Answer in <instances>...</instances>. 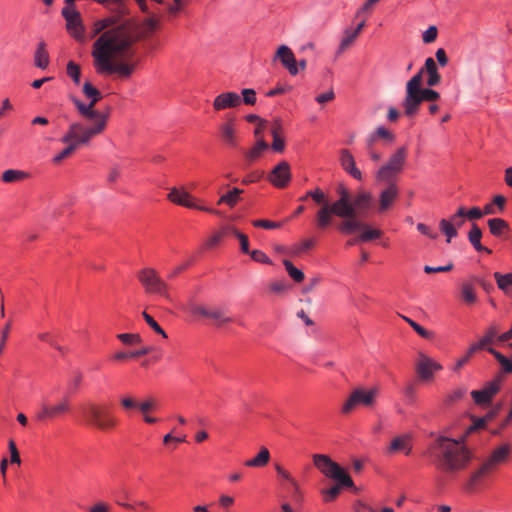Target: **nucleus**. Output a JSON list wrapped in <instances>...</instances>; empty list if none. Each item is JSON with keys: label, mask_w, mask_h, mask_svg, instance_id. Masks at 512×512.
<instances>
[{"label": "nucleus", "mask_w": 512, "mask_h": 512, "mask_svg": "<svg viewBox=\"0 0 512 512\" xmlns=\"http://www.w3.org/2000/svg\"><path fill=\"white\" fill-rule=\"evenodd\" d=\"M99 37L93 43L92 57L94 67L99 74H116L120 79L131 77L137 63L133 60L138 37L132 23H117L114 17L94 22L91 38Z\"/></svg>", "instance_id": "f257e3e1"}, {"label": "nucleus", "mask_w": 512, "mask_h": 512, "mask_svg": "<svg viewBox=\"0 0 512 512\" xmlns=\"http://www.w3.org/2000/svg\"><path fill=\"white\" fill-rule=\"evenodd\" d=\"M428 453L436 466L446 472L464 469L471 460V453L462 440L438 437L429 447Z\"/></svg>", "instance_id": "f03ea898"}, {"label": "nucleus", "mask_w": 512, "mask_h": 512, "mask_svg": "<svg viewBox=\"0 0 512 512\" xmlns=\"http://www.w3.org/2000/svg\"><path fill=\"white\" fill-rule=\"evenodd\" d=\"M423 74L424 69H420L406 83L402 107L407 117H414L424 101L435 102L440 98L437 91L423 87Z\"/></svg>", "instance_id": "7ed1b4c3"}, {"label": "nucleus", "mask_w": 512, "mask_h": 512, "mask_svg": "<svg viewBox=\"0 0 512 512\" xmlns=\"http://www.w3.org/2000/svg\"><path fill=\"white\" fill-rule=\"evenodd\" d=\"M337 192L339 199L332 203L321 207L316 213V224L320 229L328 228L333 221V216H349L352 214L355 204V195L351 197L348 189L344 185H339Z\"/></svg>", "instance_id": "20e7f679"}, {"label": "nucleus", "mask_w": 512, "mask_h": 512, "mask_svg": "<svg viewBox=\"0 0 512 512\" xmlns=\"http://www.w3.org/2000/svg\"><path fill=\"white\" fill-rule=\"evenodd\" d=\"M86 425L100 431H110L118 425V419L110 409L96 402H88L81 408Z\"/></svg>", "instance_id": "39448f33"}, {"label": "nucleus", "mask_w": 512, "mask_h": 512, "mask_svg": "<svg viewBox=\"0 0 512 512\" xmlns=\"http://www.w3.org/2000/svg\"><path fill=\"white\" fill-rule=\"evenodd\" d=\"M82 91L84 95L90 100L88 104H84L76 98H72L73 103L78 109L80 115L90 124L99 125L103 123V130H105L108 120V115L98 112L95 109L96 103L102 98L100 91L95 88L89 81L83 84Z\"/></svg>", "instance_id": "423d86ee"}, {"label": "nucleus", "mask_w": 512, "mask_h": 512, "mask_svg": "<svg viewBox=\"0 0 512 512\" xmlns=\"http://www.w3.org/2000/svg\"><path fill=\"white\" fill-rule=\"evenodd\" d=\"M373 203V197L370 192L359 191L355 194V204L352 207L353 212L349 216H338L343 221L339 225V230L343 233H354L364 228V223L359 219L365 217Z\"/></svg>", "instance_id": "0eeeda50"}, {"label": "nucleus", "mask_w": 512, "mask_h": 512, "mask_svg": "<svg viewBox=\"0 0 512 512\" xmlns=\"http://www.w3.org/2000/svg\"><path fill=\"white\" fill-rule=\"evenodd\" d=\"M103 123L99 125L74 122L70 124L67 132L61 138V142L67 144V149L72 155L80 146L87 145L90 140L103 132Z\"/></svg>", "instance_id": "6e6552de"}, {"label": "nucleus", "mask_w": 512, "mask_h": 512, "mask_svg": "<svg viewBox=\"0 0 512 512\" xmlns=\"http://www.w3.org/2000/svg\"><path fill=\"white\" fill-rule=\"evenodd\" d=\"M510 446L503 444L492 451L487 460L478 470L471 474L467 484L468 489H473L481 484L490 474H492L499 465L505 463L510 455Z\"/></svg>", "instance_id": "1a4fd4ad"}, {"label": "nucleus", "mask_w": 512, "mask_h": 512, "mask_svg": "<svg viewBox=\"0 0 512 512\" xmlns=\"http://www.w3.org/2000/svg\"><path fill=\"white\" fill-rule=\"evenodd\" d=\"M313 463L322 474L336 482H339L340 485L347 486L348 488L354 486V482L348 473L328 455L314 454Z\"/></svg>", "instance_id": "9d476101"}, {"label": "nucleus", "mask_w": 512, "mask_h": 512, "mask_svg": "<svg viewBox=\"0 0 512 512\" xmlns=\"http://www.w3.org/2000/svg\"><path fill=\"white\" fill-rule=\"evenodd\" d=\"M137 279L141 283L145 293L159 295L166 299L170 298L169 286L160 277L159 273L151 267H146L138 271Z\"/></svg>", "instance_id": "9b49d317"}, {"label": "nucleus", "mask_w": 512, "mask_h": 512, "mask_svg": "<svg viewBox=\"0 0 512 512\" xmlns=\"http://www.w3.org/2000/svg\"><path fill=\"white\" fill-rule=\"evenodd\" d=\"M407 148L399 147L382 165L376 173V179L380 182H390L396 175L403 171L407 159Z\"/></svg>", "instance_id": "f8f14e48"}, {"label": "nucleus", "mask_w": 512, "mask_h": 512, "mask_svg": "<svg viewBox=\"0 0 512 512\" xmlns=\"http://www.w3.org/2000/svg\"><path fill=\"white\" fill-rule=\"evenodd\" d=\"M189 310L192 315L198 317L199 319L211 320L217 327H221L226 323L232 322V318L227 316L225 311L217 306L191 303L189 305Z\"/></svg>", "instance_id": "ddd939ff"}, {"label": "nucleus", "mask_w": 512, "mask_h": 512, "mask_svg": "<svg viewBox=\"0 0 512 512\" xmlns=\"http://www.w3.org/2000/svg\"><path fill=\"white\" fill-rule=\"evenodd\" d=\"M377 395V388L364 389L358 387L352 391L347 401L343 404L342 412L348 414L358 406L372 407L375 404Z\"/></svg>", "instance_id": "4468645a"}, {"label": "nucleus", "mask_w": 512, "mask_h": 512, "mask_svg": "<svg viewBox=\"0 0 512 512\" xmlns=\"http://www.w3.org/2000/svg\"><path fill=\"white\" fill-rule=\"evenodd\" d=\"M61 14L66 21V29L68 33L78 42L86 41V28L83 24L81 14L76 7H63Z\"/></svg>", "instance_id": "2eb2a0df"}, {"label": "nucleus", "mask_w": 512, "mask_h": 512, "mask_svg": "<svg viewBox=\"0 0 512 512\" xmlns=\"http://www.w3.org/2000/svg\"><path fill=\"white\" fill-rule=\"evenodd\" d=\"M503 382V375L497 374L491 381L486 382L480 390L471 391V397L476 405L480 407L490 406L494 396L500 391Z\"/></svg>", "instance_id": "dca6fc26"}, {"label": "nucleus", "mask_w": 512, "mask_h": 512, "mask_svg": "<svg viewBox=\"0 0 512 512\" xmlns=\"http://www.w3.org/2000/svg\"><path fill=\"white\" fill-rule=\"evenodd\" d=\"M443 369V366L427 356L423 352L418 353L415 363V371L422 382H431L434 379V374Z\"/></svg>", "instance_id": "f3484780"}, {"label": "nucleus", "mask_w": 512, "mask_h": 512, "mask_svg": "<svg viewBox=\"0 0 512 512\" xmlns=\"http://www.w3.org/2000/svg\"><path fill=\"white\" fill-rule=\"evenodd\" d=\"M167 198L169 199V201H171L172 203L179 205V206H183L186 208H192V209H198L201 211H206V212L215 213V214L218 213L216 210H212V209L204 207V206L196 205L195 198L184 187L171 188Z\"/></svg>", "instance_id": "a211bd4d"}, {"label": "nucleus", "mask_w": 512, "mask_h": 512, "mask_svg": "<svg viewBox=\"0 0 512 512\" xmlns=\"http://www.w3.org/2000/svg\"><path fill=\"white\" fill-rule=\"evenodd\" d=\"M70 410L71 405L69 399L63 397L53 405L43 403L37 417L39 420H51L69 413Z\"/></svg>", "instance_id": "6ab92c4d"}, {"label": "nucleus", "mask_w": 512, "mask_h": 512, "mask_svg": "<svg viewBox=\"0 0 512 512\" xmlns=\"http://www.w3.org/2000/svg\"><path fill=\"white\" fill-rule=\"evenodd\" d=\"M292 178L290 165L287 161L278 163L268 175V181L276 188H285Z\"/></svg>", "instance_id": "aec40b11"}, {"label": "nucleus", "mask_w": 512, "mask_h": 512, "mask_svg": "<svg viewBox=\"0 0 512 512\" xmlns=\"http://www.w3.org/2000/svg\"><path fill=\"white\" fill-rule=\"evenodd\" d=\"M274 60H279L292 76L298 74L297 61L290 47L281 45L276 51Z\"/></svg>", "instance_id": "412c9836"}, {"label": "nucleus", "mask_w": 512, "mask_h": 512, "mask_svg": "<svg viewBox=\"0 0 512 512\" xmlns=\"http://www.w3.org/2000/svg\"><path fill=\"white\" fill-rule=\"evenodd\" d=\"M388 183V186L382 190L379 195L378 211L380 213L388 210L399 195V189L397 185L391 181Z\"/></svg>", "instance_id": "4be33fe9"}, {"label": "nucleus", "mask_w": 512, "mask_h": 512, "mask_svg": "<svg viewBox=\"0 0 512 512\" xmlns=\"http://www.w3.org/2000/svg\"><path fill=\"white\" fill-rule=\"evenodd\" d=\"M241 104V97L236 92H225L219 94L213 101V107L216 111L227 108H234Z\"/></svg>", "instance_id": "5701e85b"}, {"label": "nucleus", "mask_w": 512, "mask_h": 512, "mask_svg": "<svg viewBox=\"0 0 512 512\" xmlns=\"http://www.w3.org/2000/svg\"><path fill=\"white\" fill-rule=\"evenodd\" d=\"M340 165L348 174L357 180H362V173L356 167L355 159L353 155L347 149L340 151Z\"/></svg>", "instance_id": "b1692460"}, {"label": "nucleus", "mask_w": 512, "mask_h": 512, "mask_svg": "<svg viewBox=\"0 0 512 512\" xmlns=\"http://www.w3.org/2000/svg\"><path fill=\"white\" fill-rule=\"evenodd\" d=\"M412 450L411 436L409 434H403L395 437L389 446L388 452L393 453L397 451H404L406 455L410 454Z\"/></svg>", "instance_id": "393cba45"}, {"label": "nucleus", "mask_w": 512, "mask_h": 512, "mask_svg": "<svg viewBox=\"0 0 512 512\" xmlns=\"http://www.w3.org/2000/svg\"><path fill=\"white\" fill-rule=\"evenodd\" d=\"M424 72H427V85L429 87L437 86L441 81V75L438 72V67L433 58L429 57L425 60Z\"/></svg>", "instance_id": "a878e982"}, {"label": "nucleus", "mask_w": 512, "mask_h": 512, "mask_svg": "<svg viewBox=\"0 0 512 512\" xmlns=\"http://www.w3.org/2000/svg\"><path fill=\"white\" fill-rule=\"evenodd\" d=\"M499 329L496 325L492 324L486 331L485 335L479 340V342L473 344L472 350H481L490 348L489 345L493 344L495 338L498 339Z\"/></svg>", "instance_id": "bb28decb"}, {"label": "nucleus", "mask_w": 512, "mask_h": 512, "mask_svg": "<svg viewBox=\"0 0 512 512\" xmlns=\"http://www.w3.org/2000/svg\"><path fill=\"white\" fill-rule=\"evenodd\" d=\"M481 238H482L481 229L478 227V225L473 224L471 227V230L468 233V239H469L470 243L472 244V246L475 248L476 251H478V252L485 251L486 253L491 254L492 251L489 248L484 247L481 244Z\"/></svg>", "instance_id": "cd10ccee"}, {"label": "nucleus", "mask_w": 512, "mask_h": 512, "mask_svg": "<svg viewBox=\"0 0 512 512\" xmlns=\"http://www.w3.org/2000/svg\"><path fill=\"white\" fill-rule=\"evenodd\" d=\"M34 64L40 69H46L49 64V54L45 42L41 41L34 54Z\"/></svg>", "instance_id": "c85d7f7f"}, {"label": "nucleus", "mask_w": 512, "mask_h": 512, "mask_svg": "<svg viewBox=\"0 0 512 512\" xmlns=\"http://www.w3.org/2000/svg\"><path fill=\"white\" fill-rule=\"evenodd\" d=\"M270 460V452L266 447H261L258 455L245 462L247 467H263Z\"/></svg>", "instance_id": "c756f323"}, {"label": "nucleus", "mask_w": 512, "mask_h": 512, "mask_svg": "<svg viewBox=\"0 0 512 512\" xmlns=\"http://www.w3.org/2000/svg\"><path fill=\"white\" fill-rule=\"evenodd\" d=\"M158 25H159L158 20H156L154 18H147L143 21L142 29L139 34L136 33L135 27H133V29H134V33L137 35L138 40H139L141 38H146V37L150 36L151 34H153L158 29ZM132 26H134V25L132 24Z\"/></svg>", "instance_id": "7c9ffc66"}, {"label": "nucleus", "mask_w": 512, "mask_h": 512, "mask_svg": "<svg viewBox=\"0 0 512 512\" xmlns=\"http://www.w3.org/2000/svg\"><path fill=\"white\" fill-rule=\"evenodd\" d=\"M268 148H269L268 143L263 138H260L257 140L256 144L249 151H247L245 153V156L249 161H251V162L255 161Z\"/></svg>", "instance_id": "2f4dec72"}, {"label": "nucleus", "mask_w": 512, "mask_h": 512, "mask_svg": "<svg viewBox=\"0 0 512 512\" xmlns=\"http://www.w3.org/2000/svg\"><path fill=\"white\" fill-rule=\"evenodd\" d=\"M494 278L497 282V286L504 293L510 294L512 292V273L501 274L499 272L494 273Z\"/></svg>", "instance_id": "473e14b6"}, {"label": "nucleus", "mask_w": 512, "mask_h": 512, "mask_svg": "<svg viewBox=\"0 0 512 512\" xmlns=\"http://www.w3.org/2000/svg\"><path fill=\"white\" fill-rule=\"evenodd\" d=\"M242 193H243V190H241L239 188H233L228 193L222 195L219 198L217 204L218 205L226 204L229 207H234L237 204V202L239 201V197Z\"/></svg>", "instance_id": "72a5a7b5"}, {"label": "nucleus", "mask_w": 512, "mask_h": 512, "mask_svg": "<svg viewBox=\"0 0 512 512\" xmlns=\"http://www.w3.org/2000/svg\"><path fill=\"white\" fill-rule=\"evenodd\" d=\"M488 226L490 232L494 236H501L504 232L508 230V223L501 218H493L488 220Z\"/></svg>", "instance_id": "f704fd0d"}, {"label": "nucleus", "mask_w": 512, "mask_h": 512, "mask_svg": "<svg viewBox=\"0 0 512 512\" xmlns=\"http://www.w3.org/2000/svg\"><path fill=\"white\" fill-rule=\"evenodd\" d=\"M221 135L223 140L231 145H236V135H235V129L233 127L232 122L224 123L221 125Z\"/></svg>", "instance_id": "c9c22d12"}, {"label": "nucleus", "mask_w": 512, "mask_h": 512, "mask_svg": "<svg viewBox=\"0 0 512 512\" xmlns=\"http://www.w3.org/2000/svg\"><path fill=\"white\" fill-rule=\"evenodd\" d=\"M465 216L470 220L479 219L483 216V212L478 207H473L468 212L465 210V208L460 207L458 211L452 216V220L455 221L457 218H463Z\"/></svg>", "instance_id": "e433bc0d"}, {"label": "nucleus", "mask_w": 512, "mask_h": 512, "mask_svg": "<svg viewBox=\"0 0 512 512\" xmlns=\"http://www.w3.org/2000/svg\"><path fill=\"white\" fill-rule=\"evenodd\" d=\"M361 234L359 240L362 242H368L371 240L378 239L382 236V231L379 229H372L367 224H364V228L360 229Z\"/></svg>", "instance_id": "4c0bfd02"}, {"label": "nucleus", "mask_w": 512, "mask_h": 512, "mask_svg": "<svg viewBox=\"0 0 512 512\" xmlns=\"http://www.w3.org/2000/svg\"><path fill=\"white\" fill-rule=\"evenodd\" d=\"M487 351L492 354L496 360L500 363L502 367V371L504 373H512V361L502 355L500 352L495 350L494 348H487Z\"/></svg>", "instance_id": "58836bf2"}, {"label": "nucleus", "mask_w": 512, "mask_h": 512, "mask_svg": "<svg viewBox=\"0 0 512 512\" xmlns=\"http://www.w3.org/2000/svg\"><path fill=\"white\" fill-rule=\"evenodd\" d=\"M27 174L20 170L8 169L3 172L2 180L6 183L21 181L26 178Z\"/></svg>", "instance_id": "ea45409f"}, {"label": "nucleus", "mask_w": 512, "mask_h": 512, "mask_svg": "<svg viewBox=\"0 0 512 512\" xmlns=\"http://www.w3.org/2000/svg\"><path fill=\"white\" fill-rule=\"evenodd\" d=\"M283 264L286 268L288 275L297 283H300L304 280V273L296 268L291 261L285 259L283 260Z\"/></svg>", "instance_id": "a19ab883"}, {"label": "nucleus", "mask_w": 512, "mask_h": 512, "mask_svg": "<svg viewBox=\"0 0 512 512\" xmlns=\"http://www.w3.org/2000/svg\"><path fill=\"white\" fill-rule=\"evenodd\" d=\"M367 138H374V143H376L379 138L384 139L389 143H392L395 140L394 134L382 126H379L376 131L370 134Z\"/></svg>", "instance_id": "79ce46f5"}, {"label": "nucleus", "mask_w": 512, "mask_h": 512, "mask_svg": "<svg viewBox=\"0 0 512 512\" xmlns=\"http://www.w3.org/2000/svg\"><path fill=\"white\" fill-rule=\"evenodd\" d=\"M440 230L447 236V242H450L453 237L457 236L456 227L450 220L442 219L439 223Z\"/></svg>", "instance_id": "37998d69"}, {"label": "nucleus", "mask_w": 512, "mask_h": 512, "mask_svg": "<svg viewBox=\"0 0 512 512\" xmlns=\"http://www.w3.org/2000/svg\"><path fill=\"white\" fill-rule=\"evenodd\" d=\"M357 35L355 33H353L351 30L347 29L345 30L344 32V36L340 42V45H339V48H338V53H342L344 52L346 49H348L353 43L354 41L357 39Z\"/></svg>", "instance_id": "c03bdc74"}, {"label": "nucleus", "mask_w": 512, "mask_h": 512, "mask_svg": "<svg viewBox=\"0 0 512 512\" xmlns=\"http://www.w3.org/2000/svg\"><path fill=\"white\" fill-rule=\"evenodd\" d=\"M306 197H311L317 204L321 205V207L332 205V203L327 200L325 193L320 188L308 191Z\"/></svg>", "instance_id": "a18cd8bd"}, {"label": "nucleus", "mask_w": 512, "mask_h": 512, "mask_svg": "<svg viewBox=\"0 0 512 512\" xmlns=\"http://www.w3.org/2000/svg\"><path fill=\"white\" fill-rule=\"evenodd\" d=\"M403 319L413 328V330L421 337L425 339H431L433 337V332L426 330L422 326H420L418 323L413 321L412 319L403 316Z\"/></svg>", "instance_id": "49530a36"}, {"label": "nucleus", "mask_w": 512, "mask_h": 512, "mask_svg": "<svg viewBox=\"0 0 512 512\" xmlns=\"http://www.w3.org/2000/svg\"><path fill=\"white\" fill-rule=\"evenodd\" d=\"M67 75L78 85L80 83L81 69L78 64L73 61L67 64Z\"/></svg>", "instance_id": "de8ad7c7"}, {"label": "nucleus", "mask_w": 512, "mask_h": 512, "mask_svg": "<svg viewBox=\"0 0 512 512\" xmlns=\"http://www.w3.org/2000/svg\"><path fill=\"white\" fill-rule=\"evenodd\" d=\"M117 338L126 345L139 344L142 342V338L137 333H121L117 335Z\"/></svg>", "instance_id": "09e8293b"}, {"label": "nucleus", "mask_w": 512, "mask_h": 512, "mask_svg": "<svg viewBox=\"0 0 512 512\" xmlns=\"http://www.w3.org/2000/svg\"><path fill=\"white\" fill-rule=\"evenodd\" d=\"M343 485H340L339 482H337L336 485L330 487L329 489L323 490V496L324 500L326 502L333 501L337 498V496L340 494L341 488H343Z\"/></svg>", "instance_id": "8fccbe9b"}, {"label": "nucleus", "mask_w": 512, "mask_h": 512, "mask_svg": "<svg viewBox=\"0 0 512 512\" xmlns=\"http://www.w3.org/2000/svg\"><path fill=\"white\" fill-rule=\"evenodd\" d=\"M142 316L146 323L153 329L156 333L160 334L162 337L167 338V334L165 331L160 327V325L153 319L152 316H150L145 311L142 313Z\"/></svg>", "instance_id": "3c124183"}, {"label": "nucleus", "mask_w": 512, "mask_h": 512, "mask_svg": "<svg viewBox=\"0 0 512 512\" xmlns=\"http://www.w3.org/2000/svg\"><path fill=\"white\" fill-rule=\"evenodd\" d=\"M462 297L464 301L468 304H473L476 302V295L473 287L470 284H463Z\"/></svg>", "instance_id": "603ef678"}, {"label": "nucleus", "mask_w": 512, "mask_h": 512, "mask_svg": "<svg viewBox=\"0 0 512 512\" xmlns=\"http://www.w3.org/2000/svg\"><path fill=\"white\" fill-rule=\"evenodd\" d=\"M374 138H367L366 139V149H367V152H368V155L370 156V158L375 161V162H378L381 160L382 158V154L378 151H376V149L374 148Z\"/></svg>", "instance_id": "864d4df0"}, {"label": "nucleus", "mask_w": 512, "mask_h": 512, "mask_svg": "<svg viewBox=\"0 0 512 512\" xmlns=\"http://www.w3.org/2000/svg\"><path fill=\"white\" fill-rule=\"evenodd\" d=\"M231 232L239 239L240 241V246H241V251L245 254H249L250 253V250H249V241H248V237L239 232L237 229L235 228H231L230 229Z\"/></svg>", "instance_id": "5fc2aeb1"}, {"label": "nucleus", "mask_w": 512, "mask_h": 512, "mask_svg": "<svg viewBox=\"0 0 512 512\" xmlns=\"http://www.w3.org/2000/svg\"><path fill=\"white\" fill-rule=\"evenodd\" d=\"M466 392H467L466 388H463V387L457 388L454 391H452L449 395H447L445 402L447 404H452L454 402H457L464 397Z\"/></svg>", "instance_id": "6e6d98bb"}, {"label": "nucleus", "mask_w": 512, "mask_h": 512, "mask_svg": "<svg viewBox=\"0 0 512 512\" xmlns=\"http://www.w3.org/2000/svg\"><path fill=\"white\" fill-rule=\"evenodd\" d=\"M241 94L246 105H254L256 103V92L254 89L245 88L241 91Z\"/></svg>", "instance_id": "4d7b16f0"}, {"label": "nucleus", "mask_w": 512, "mask_h": 512, "mask_svg": "<svg viewBox=\"0 0 512 512\" xmlns=\"http://www.w3.org/2000/svg\"><path fill=\"white\" fill-rule=\"evenodd\" d=\"M471 420H472L473 424L469 427V429H468L469 432L484 428L485 425L488 422H490L489 419H486V416H483V417L471 416Z\"/></svg>", "instance_id": "13d9d810"}, {"label": "nucleus", "mask_w": 512, "mask_h": 512, "mask_svg": "<svg viewBox=\"0 0 512 512\" xmlns=\"http://www.w3.org/2000/svg\"><path fill=\"white\" fill-rule=\"evenodd\" d=\"M272 137H273V142L271 144L272 150L275 152H278V153H282L285 149V142H284V139L282 138V134L272 135Z\"/></svg>", "instance_id": "bf43d9fd"}, {"label": "nucleus", "mask_w": 512, "mask_h": 512, "mask_svg": "<svg viewBox=\"0 0 512 512\" xmlns=\"http://www.w3.org/2000/svg\"><path fill=\"white\" fill-rule=\"evenodd\" d=\"M253 226L261 227V228H264V229H276V228H280L281 227V223L280 222H273V221H269V220H264V219H259V220L253 221Z\"/></svg>", "instance_id": "052dcab7"}, {"label": "nucleus", "mask_w": 512, "mask_h": 512, "mask_svg": "<svg viewBox=\"0 0 512 512\" xmlns=\"http://www.w3.org/2000/svg\"><path fill=\"white\" fill-rule=\"evenodd\" d=\"M249 254H250L251 258L256 262L263 263V264H271L272 263L271 260L269 259V257L261 250H253Z\"/></svg>", "instance_id": "680f3d73"}, {"label": "nucleus", "mask_w": 512, "mask_h": 512, "mask_svg": "<svg viewBox=\"0 0 512 512\" xmlns=\"http://www.w3.org/2000/svg\"><path fill=\"white\" fill-rule=\"evenodd\" d=\"M437 38V28L435 26H430L422 35V39L424 43H432Z\"/></svg>", "instance_id": "e2e57ef3"}, {"label": "nucleus", "mask_w": 512, "mask_h": 512, "mask_svg": "<svg viewBox=\"0 0 512 512\" xmlns=\"http://www.w3.org/2000/svg\"><path fill=\"white\" fill-rule=\"evenodd\" d=\"M313 246H314L313 239H305L295 247L293 253L295 255L301 254L302 252H304L308 249H311Z\"/></svg>", "instance_id": "0e129e2a"}, {"label": "nucleus", "mask_w": 512, "mask_h": 512, "mask_svg": "<svg viewBox=\"0 0 512 512\" xmlns=\"http://www.w3.org/2000/svg\"><path fill=\"white\" fill-rule=\"evenodd\" d=\"M417 230L421 234L429 237L430 239H436L438 237V234L436 232H434L428 225H426L424 223H418Z\"/></svg>", "instance_id": "69168bd1"}, {"label": "nucleus", "mask_w": 512, "mask_h": 512, "mask_svg": "<svg viewBox=\"0 0 512 512\" xmlns=\"http://www.w3.org/2000/svg\"><path fill=\"white\" fill-rule=\"evenodd\" d=\"M335 98V93L332 89H330L329 91H327L326 93H323V94H320L318 95L315 100L319 103V104H325L327 102H330L332 101L333 99Z\"/></svg>", "instance_id": "338daca9"}, {"label": "nucleus", "mask_w": 512, "mask_h": 512, "mask_svg": "<svg viewBox=\"0 0 512 512\" xmlns=\"http://www.w3.org/2000/svg\"><path fill=\"white\" fill-rule=\"evenodd\" d=\"M287 284L283 280H277L270 284V290L275 293H282L286 291Z\"/></svg>", "instance_id": "774afa93"}]
</instances>
